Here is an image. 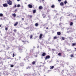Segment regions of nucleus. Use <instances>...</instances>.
Here are the masks:
<instances>
[{
	"label": "nucleus",
	"mask_w": 76,
	"mask_h": 76,
	"mask_svg": "<svg viewBox=\"0 0 76 76\" xmlns=\"http://www.w3.org/2000/svg\"><path fill=\"white\" fill-rule=\"evenodd\" d=\"M18 23H18V22H16V23H15V24H14V26H16L17 25H18Z\"/></svg>",
	"instance_id": "obj_11"
},
{
	"label": "nucleus",
	"mask_w": 76,
	"mask_h": 76,
	"mask_svg": "<svg viewBox=\"0 0 76 76\" xmlns=\"http://www.w3.org/2000/svg\"><path fill=\"white\" fill-rule=\"evenodd\" d=\"M48 29V27H47L46 28V29Z\"/></svg>",
	"instance_id": "obj_37"
},
{
	"label": "nucleus",
	"mask_w": 76,
	"mask_h": 76,
	"mask_svg": "<svg viewBox=\"0 0 76 76\" xmlns=\"http://www.w3.org/2000/svg\"><path fill=\"white\" fill-rule=\"evenodd\" d=\"M12 57H15V54L13 53Z\"/></svg>",
	"instance_id": "obj_33"
},
{
	"label": "nucleus",
	"mask_w": 76,
	"mask_h": 76,
	"mask_svg": "<svg viewBox=\"0 0 76 76\" xmlns=\"http://www.w3.org/2000/svg\"><path fill=\"white\" fill-rule=\"evenodd\" d=\"M43 36V34H41L39 36V39H42V37Z\"/></svg>",
	"instance_id": "obj_6"
},
{
	"label": "nucleus",
	"mask_w": 76,
	"mask_h": 76,
	"mask_svg": "<svg viewBox=\"0 0 76 76\" xmlns=\"http://www.w3.org/2000/svg\"><path fill=\"white\" fill-rule=\"evenodd\" d=\"M50 58V56L48 55L45 58V60H47V59H49Z\"/></svg>",
	"instance_id": "obj_2"
},
{
	"label": "nucleus",
	"mask_w": 76,
	"mask_h": 76,
	"mask_svg": "<svg viewBox=\"0 0 76 76\" xmlns=\"http://www.w3.org/2000/svg\"><path fill=\"white\" fill-rule=\"evenodd\" d=\"M42 1H44V0H42Z\"/></svg>",
	"instance_id": "obj_42"
},
{
	"label": "nucleus",
	"mask_w": 76,
	"mask_h": 76,
	"mask_svg": "<svg viewBox=\"0 0 76 76\" xmlns=\"http://www.w3.org/2000/svg\"><path fill=\"white\" fill-rule=\"evenodd\" d=\"M58 55L59 56H61V53H59L58 54Z\"/></svg>",
	"instance_id": "obj_22"
},
{
	"label": "nucleus",
	"mask_w": 76,
	"mask_h": 76,
	"mask_svg": "<svg viewBox=\"0 0 76 76\" xmlns=\"http://www.w3.org/2000/svg\"><path fill=\"white\" fill-rule=\"evenodd\" d=\"M0 27H1V25H0Z\"/></svg>",
	"instance_id": "obj_43"
},
{
	"label": "nucleus",
	"mask_w": 76,
	"mask_h": 76,
	"mask_svg": "<svg viewBox=\"0 0 76 76\" xmlns=\"http://www.w3.org/2000/svg\"><path fill=\"white\" fill-rule=\"evenodd\" d=\"M51 7L52 8H54L55 7V6H54V5H52L51 6Z\"/></svg>",
	"instance_id": "obj_19"
},
{
	"label": "nucleus",
	"mask_w": 76,
	"mask_h": 76,
	"mask_svg": "<svg viewBox=\"0 0 76 76\" xmlns=\"http://www.w3.org/2000/svg\"><path fill=\"white\" fill-rule=\"evenodd\" d=\"M17 10H15V13H16V11H17Z\"/></svg>",
	"instance_id": "obj_35"
},
{
	"label": "nucleus",
	"mask_w": 76,
	"mask_h": 76,
	"mask_svg": "<svg viewBox=\"0 0 76 76\" xmlns=\"http://www.w3.org/2000/svg\"><path fill=\"white\" fill-rule=\"evenodd\" d=\"M22 20H24V18H22Z\"/></svg>",
	"instance_id": "obj_38"
},
{
	"label": "nucleus",
	"mask_w": 76,
	"mask_h": 76,
	"mask_svg": "<svg viewBox=\"0 0 76 76\" xmlns=\"http://www.w3.org/2000/svg\"><path fill=\"white\" fill-rule=\"evenodd\" d=\"M54 70H56V69H55Z\"/></svg>",
	"instance_id": "obj_46"
},
{
	"label": "nucleus",
	"mask_w": 76,
	"mask_h": 76,
	"mask_svg": "<svg viewBox=\"0 0 76 76\" xmlns=\"http://www.w3.org/2000/svg\"><path fill=\"white\" fill-rule=\"evenodd\" d=\"M36 13V10H33V13Z\"/></svg>",
	"instance_id": "obj_21"
},
{
	"label": "nucleus",
	"mask_w": 76,
	"mask_h": 76,
	"mask_svg": "<svg viewBox=\"0 0 76 76\" xmlns=\"http://www.w3.org/2000/svg\"><path fill=\"white\" fill-rule=\"evenodd\" d=\"M12 16H13V17H14V18H15V17H16V14L14 13L12 14Z\"/></svg>",
	"instance_id": "obj_10"
},
{
	"label": "nucleus",
	"mask_w": 76,
	"mask_h": 76,
	"mask_svg": "<svg viewBox=\"0 0 76 76\" xmlns=\"http://www.w3.org/2000/svg\"><path fill=\"white\" fill-rule=\"evenodd\" d=\"M57 34L58 35H61V33L60 32H57Z\"/></svg>",
	"instance_id": "obj_12"
},
{
	"label": "nucleus",
	"mask_w": 76,
	"mask_h": 76,
	"mask_svg": "<svg viewBox=\"0 0 76 76\" xmlns=\"http://www.w3.org/2000/svg\"><path fill=\"white\" fill-rule=\"evenodd\" d=\"M13 31H14V32H16V30L14 29Z\"/></svg>",
	"instance_id": "obj_32"
},
{
	"label": "nucleus",
	"mask_w": 76,
	"mask_h": 76,
	"mask_svg": "<svg viewBox=\"0 0 76 76\" xmlns=\"http://www.w3.org/2000/svg\"><path fill=\"white\" fill-rule=\"evenodd\" d=\"M32 37H33V36H32V35H31V36H30V39L32 38Z\"/></svg>",
	"instance_id": "obj_24"
},
{
	"label": "nucleus",
	"mask_w": 76,
	"mask_h": 76,
	"mask_svg": "<svg viewBox=\"0 0 76 76\" xmlns=\"http://www.w3.org/2000/svg\"><path fill=\"white\" fill-rule=\"evenodd\" d=\"M32 15H30V18H32Z\"/></svg>",
	"instance_id": "obj_36"
},
{
	"label": "nucleus",
	"mask_w": 76,
	"mask_h": 76,
	"mask_svg": "<svg viewBox=\"0 0 76 76\" xmlns=\"http://www.w3.org/2000/svg\"><path fill=\"white\" fill-rule=\"evenodd\" d=\"M46 53L45 52L43 53L42 54V56L43 57L45 56H46Z\"/></svg>",
	"instance_id": "obj_7"
},
{
	"label": "nucleus",
	"mask_w": 76,
	"mask_h": 76,
	"mask_svg": "<svg viewBox=\"0 0 76 76\" xmlns=\"http://www.w3.org/2000/svg\"><path fill=\"white\" fill-rule=\"evenodd\" d=\"M36 63V61H33L32 62V64H33V65H34V64H35Z\"/></svg>",
	"instance_id": "obj_14"
},
{
	"label": "nucleus",
	"mask_w": 76,
	"mask_h": 76,
	"mask_svg": "<svg viewBox=\"0 0 76 76\" xmlns=\"http://www.w3.org/2000/svg\"><path fill=\"white\" fill-rule=\"evenodd\" d=\"M60 4L61 6H64V3H63V2H61L60 3Z\"/></svg>",
	"instance_id": "obj_15"
},
{
	"label": "nucleus",
	"mask_w": 76,
	"mask_h": 76,
	"mask_svg": "<svg viewBox=\"0 0 76 76\" xmlns=\"http://www.w3.org/2000/svg\"><path fill=\"white\" fill-rule=\"evenodd\" d=\"M22 48H23V47H21V48L19 49V51L20 53H22Z\"/></svg>",
	"instance_id": "obj_4"
},
{
	"label": "nucleus",
	"mask_w": 76,
	"mask_h": 76,
	"mask_svg": "<svg viewBox=\"0 0 76 76\" xmlns=\"http://www.w3.org/2000/svg\"><path fill=\"white\" fill-rule=\"evenodd\" d=\"M61 23H60V24H59V25H61Z\"/></svg>",
	"instance_id": "obj_44"
},
{
	"label": "nucleus",
	"mask_w": 76,
	"mask_h": 76,
	"mask_svg": "<svg viewBox=\"0 0 76 76\" xmlns=\"http://www.w3.org/2000/svg\"><path fill=\"white\" fill-rule=\"evenodd\" d=\"M73 25V23L71 22H70V26H72V25Z\"/></svg>",
	"instance_id": "obj_17"
},
{
	"label": "nucleus",
	"mask_w": 76,
	"mask_h": 76,
	"mask_svg": "<svg viewBox=\"0 0 76 76\" xmlns=\"http://www.w3.org/2000/svg\"><path fill=\"white\" fill-rule=\"evenodd\" d=\"M17 1H20V0H17Z\"/></svg>",
	"instance_id": "obj_40"
},
{
	"label": "nucleus",
	"mask_w": 76,
	"mask_h": 76,
	"mask_svg": "<svg viewBox=\"0 0 76 76\" xmlns=\"http://www.w3.org/2000/svg\"><path fill=\"white\" fill-rule=\"evenodd\" d=\"M62 40H64V39H65V38H64V37H62Z\"/></svg>",
	"instance_id": "obj_27"
},
{
	"label": "nucleus",
	"mask_w": 76,
	"mask_h": 76,
	"mask_svg": "<svg viewBox=\"0 0 76 76\" xmlns=\"http://www.w3.org/2000/svg\"><path fill=\"white\" fill-rule=\"evenodd\" d=\"M54 66H50V69H53V68H54Z\"/></svg>",
	"instance_id": "obj_8"
},
{
	"label": "nucleus",
	"mask_w": 76,
	"mask_h": 76,
	"mask_svg": "<svg viewBox=\"0 0 76 76\" xmlns=\"http://www.w3.org/2000/svg\"><path fill=\"white\" fill-rule=\"evenodd\" d=\"M70 56L71 57H74V56H73V54L71 55Z\"/></svg>",
	"instance_id": "obj_26"
},
{
	"label": "nucleus",
	"mask_w": 76,
	"mask_h": 76,
	"mask_svg": "<svg viewBox=\"0 0 76 76\" xmlns=\"http://www.w3.org/2000/svg\"><path fill=\"white\" fill-rule=\"evenodd\" d=\"M3 6L4 7H7L8 6V5H7V3L4 4H3Z\"/></svg>",
	"instance_id": "obj_5"
},
{
	"label": "nucleus",
	"mask_w": 76,
	"mask_h": 76,
	"mask_svg": "<svg viewBox=\"0 0 76 76\" xmlns=\"http://www.w3.org/2000/svg\"><path fill=\"white\" fill-rule=\"evenodd\" d=\"M20 58H21V57H20Z\"/></svg>",
	"instance_id": "obj_45"
},
{
	"label": "nucleus",
	"mask_w": 76,
	"mask_h": 76,
	"mask_svg": "<svg viewBox=\"0 0 76 76\" xmlns=\"http://www.w3.org/2000/svg\"><path fill=\"white\" fill-rule=\"evenodd\" d=\"M10 67H14V65H11L10 66Z\"/></svg>",
	"instance_id": "obj_28"
},
{
	"label": "nucleus",
	"mask_w": 76,
	"mask_h": 76,
	"mask_svg": "<svg viewBox=\"0 0 76 76\" xmlns=\"http://www.w3.org/2000/svg\"><path fill=\"white\" fill-rule=\"evenodd\" d=\"M58 1H61V0H58Z\"/></svg>",
	"instance_id": "obj_39"
},
{
	"label": "nucleus",
	"mask_w": 76,
	"mask_h": 76,
	"mask_svg": "<svg viewBox=\"0 0 76 76\" xmlns=\"http://www.w3.org/2000/svg\"><path fill=\"white\" fill-rule=\"evenodd\" d=\"M20 4H18L17 5L18 7H20Z\"/></svg>",
	"instance_id": "obj_29"
},
{
	"label": "nucleus",
	"mask_w": 76,
	"mask_h": 76,
	"mask_svg": "<svg viewBox=\"0 0 76 76\" xmlns=\"http://www.w3.org/2000/svg\"><path fill=\"white\" fill-rule=\"evenodd\" d=\"M14 7L15 8H16V7H17V6H16V5H15V6H14Z\"/></svg>",
	"instance_id": "obj_30"
},
{
	"label": "nucleus",
	"mask_w": 76,
	"mask_h": 76,
	"mask_svg": "<svg viewBox=\"0 0 76 76\" xmlns=\"http://www.w3.org/2000/svg\"><path fill=\"white\" fill-rule=\"evenodd\" d=\"M57 37L55 36L54 37V39H57Z\"/></svg>",
	"instance_id": "obj_34"
},
{
	"label": "nucleus",
	"mask_w": 76,
	"mask_h": 76,
	"mask_svg": "<svg viewBox=\"0 0 76 76\" xmlns=\"http://www.w3.org/2000/svg\"><path fill=\"white\" fill-rule=\"evenodd\" d=\"M39 9H40V10H42V9H43V7L42 6H40L39 7Z\"/></svg>",
	"instance_id": "obj_9"
},
{
	"label": "nucleus",
	"mask_w": 76,
	"mask_h": 76,
	"mask_svg": "<svg viewBox=\"0 0 76 76\" xmlns=\"http://www.w3.org/2000/svg\"><path fill=\"white\" fill-rule=\"evenodd\" d=\"M64 4H67V1L66 0H65L64 1Z\"/></svg>",
	"instance_id": "obj_23"
},
{
	"label": "nucleus",
	"mask_w": 76,
	"mask_h": 76,
	"mask_svg": "<svg viewBox=\"0 0 76 76\" xmlns=\"http://www.w3.org/2000/svg\"><path fill=\"white\" fill-rule=\"evenodd\" d=\"M76 45V43H75L72 44V46H75Z\"/></svg>",
	"instance_id": "obj_18"
},
{
	"label": "nucleus",
	"mask_w": 76,
	"mask_h": 76,
	"mask_svg": "<svg viewBox=\"0 0 76 76\" xmlns=\"http://www.w3.org/2000/svg\"><path fill=\"white\" fill-rule=\"evenodd\" d=\"M28 7H29V8H30V9H32V5L31 4H29L28 5Z\"/></svg>",
	"instance_id": "obj_3"
},
{
	"label": "nucleus",
	"mask_w": 76,
	"mask_h": 76,
	"mask_svg": "<svg viewBox=\"0 0 76 76\" xmlns=\"http://www.w3.org/2000/svg\"><path fill=\"white\" fill-rule=\"evenodd\" d=\"M7 29H8V28L6 27L5 28L6 31H7Z\"/></svg>",
	"instance_id": "obj_31"
},
{
	"label": "nucleus",
	"mask_w": 76,
	"mask_h": 76,
	"mask_svg": "<svg viewBox=\"0 0 76 76\" xmlns=\"http://www.w3.org/2000/svg\"><path fill=\"white\" fill-rule=\"evenodd\" d=\"M8 58V59H9L10 58L9 57V58Z\"/></svg>",
	"instance_id": "obj_41"
},
{
	"label": "nucleus",
	"mask_w": 76,
	"mask_h": 76,
	"mask_svg": "<svg viewBox=\"0 0 76 76\" xmlns=\"http://www.w3.org/2000/svg\"><path fill=\"white\" fill-rule=\"evenodd\" d=\"M20 66H23V63H21L20 64Z\"/></svg>",
	"instance_id": "obj_16"
},
{
	"label": "nucleus",
	"mask_w": 76,
	"mask_h": 76,
	"mask_svg": "<svg viewBox=\"0 0 76 76\" xmlns=\"http://www.w3.org/2000/svg\"><path fill=\"white\" fill-rule=\"evenodd\" d=\"M42 16L43 17V18H45L46 17V15H45V14H43L42 15Z\"/></svg>",
	"instance_id": "obj_13"
},
{
	"label": "nucleus",
	"mask_w": 76,
	"mask_h": 76,
	"mask_svg": "<svg viewBox=\"0 0 76 76\" xmlns=\"http://www.w3.org/2000/svg\"><path fill=\"white\" fill-rule=\"evenodd\" d=\"M3 16V14L1 13L0 14V16H1V17H2V16Z\"/></svg>",
	"instance_id": "obj_25"
},
{
	"label": "nucleus",
	"mask_w": 76,
	"mask_h": 76,
	"mask_svg": "<svg viewBox=\"0 0 76 76\" xmlns=\"http://www.w3.org/2000/svg\"><path fill=\"white\" fill-rule=\"evenodd\" d=\"M39 25L38 23H37L35 24V26H38Z\"/></svg>",
	"instance_id": "obj_20"
},
{
	"label": "nucleus",
	"mask_w": 76,
	"mask_h": 76,
	"mask_svg": "<svg viewBox=\"0 0 76 76\" xmlns=\"http://www.w3.org/2000/svg\"><path fill=\"white\" fill-rule=\"evenodd\" d=\"M7 2L8 4L9 5H12V2L10 0H8Z\"/></svg>",
	"instance_id": "obj_1"
}]
</instances>
